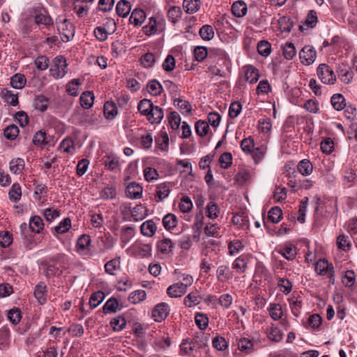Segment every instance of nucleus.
Masks as SVG:
<instances>
[{"mask_svg":"<svg viewBox=\"0 0 357 357\" xmlns=\"http://www.w3.org/2000/svg\"><path fill=\"white\" fill-rule=\"evenodd\" d=\"M181 14V9L178 6H172L167 12L168 18L173 24H176L179 20Z\"/></svg>","mask_w":357,"mask_h":357,"instance_id":"338daca9","label":"nucleus"},{"mask_svg":"<svg viewBox=\"0 0 357 357\" xmlns=\"http://www.w3.org/2000/svg\"><path fill=\"white\" fill-rule=\"evenodd\" d=\"M319 79L325 84H334L336 82V76L333 69L326 63H321L317 69Z\"/></svg>","mask_w":357,"mask_h":357,"instance_id":"20e7f679","label":"nucleus"},{"mask_svg":"<svg viewBox=\"0 0 357 357\" xmlns=\"http://www.w3.org/2000/svg\"><path fill=\"white\" fill-rule=\"evenodd\" d=\"M146 208L142 204L137 205L131 211V215L135 221H140L145 218Z\"/></svg>","mask_w":357,"mask_h":357,"instance_id":"4d7b16f0","label":"nucleus"},{"mask_svg":"<svg viewBox=\"0 0 357 357\" xmlns=\"http://www.w3.org/2000/svg\"><path fill=\"white\" fill-rule=\"evenodd\" d=\"M105 294L101 291H98L91 294L89 299V305L91 308H96L98 307L104 300Z\"/></svg>","mask_w":357,"mask_h":357,"instance_id":"0e129e2a","label":"nucleus"},{"mask_svg":"<svg viewBox=\"0 0 357 357\" xmlns=\"http://www.w3.org/2000/svg\"><path fill=\"white\" fill-rule=\"evenodd\" d=\"M238 349L245 354H250L255 350V342L252 340L247 337H241L237 342Z\"/></svg>","mask_w":357,"mask_h":357,"instance_id":"a211bd4d","label":"nucleus"},{"mask_svg":"<svg viewBox=\"0 0 357 357\" xmlns=\"http://www.w3.org/2000/svg\"><path fill=\"white\" fill-rule=\"evenodd\" d=\"M34 296L40 304L46 301L47 287L43 282H40L35 287Z\"/></svg>","mask_w":357,"mask_h":357,"instance_id":"473e14b6","label":"nucleus"},{"mask_svg":"<svg viewBox=\"0 0 357 357\" xmlns=\"http://www.w3.org/2000/svg\"><path fill=\"white\" fill-rule=\"evenodd\" d=\"M67 73V63L63 56H56L50 68V75L56 79L63 78Z\"/></svg>","mask_w":357,"mask_h":357,"instance_id":"f03ea898","label":"nucleus"},{"mask_svg":"<svg viewBox=\"0 0 357 357\" xmlns=\"http://www.w3.org/2000/svg\"><path fill=\"white\" fill-rule=\"evenodd\" d=\"M145 116L151 123H159L164 116L163 110L160 107L155 105Z\"/></svg>","mask_w":357,"mask_h":357,"instance_id":"dca6fc26","label":"nucleus"},{"mask_svg":"<svg viewBox=\"0 0 357 357\" xmlns=\"http://www.w3.org/2000/svg\"><path fill=\"white\" fill-rule=\"evenodd\" d=\"M158 251L162 255H169L173 252L174 244L169 238H165L158 243Z\"/></svg>","mask_w":357,"mask_h":357,"instance_id":"aec40b11","label":"nucleus"},{"mask_svg":"<svg viewBox=\"0 0 357 357\" xmlns=\"http://www.w3.org/2000/svg\"><path fill=\"white\" fill-rule=\"evenodd\" d=\"M247 5L243 1H237L231 6V12L237 17H243L247 13Z\"/></svg>","mask_w":357,"mask_h":357,"instance_id":"7c9ffc66","label":"nucleus"},{"mask_svg":"<svg viewBox=\"0 0 357 357\" xmlns=\"http://www.w3.org/2000/svg\"><path fill=\"white\" fill-rule=\"evenodd\" d=\"M56 25L60 34L63 36L61 40L63 42H68L73 38L75 26L68 20H59L56 22Z\"/></svg>","mask_w":357,"mask_h":357,"instance_id":"423d86ee","label":"nucleus"},{"mask_svg":"<svg viewBox=\"0 0 357 357\" xmlns=\"http://www.w3.org/2000/svg\"><path fill=\"white\" fill-rule=\"evenodd\" d=\"M232 275V272L227 266H221L217 270V277L222 282L231 279Z\"/></svg>","mask_w":357,"mask_h":357,"instance_id":"e2e57ef3","label":"nucleus"},{"mask_svg":"<svg viewBox=\"0 0 357 357\" xmlns=\"http://www.w3.org/2000/svg\"><path fill=\"white\" fill-rule=\"evenodd\" d=\"M165 25L163 17L156 15L149 18L147 24L143 27V31L146 36L159 34L165 29Z\"/></svg>","mask_w":357,"mask_h":357,"instance_id":"f257e3e1","label":"nucleus"},{"mask_svg":"<svg viewBox=\"0 0 357 357\" xmlns=\"http://www.w3.org/2000/svg\"><path fill=\"white\" fill-rule=\"evenodd\" d=\"M128 251H131L133 256L147 258L151 256L152 247L150 244L134 245L127 250Z\"/></svg>","mask_w":357,"mask_h":357,"instance_id":"9d476101","label":"nucleus"},{"mask_svg":"<svg viewBox=\"0 0 357 357\" xmlns=\"http://www.w3.org/2000/svg\"><path fill=\"white\" fill-rule=\"evenodd\" d=\"M282 218V211L278 206L273 207L268 212V218L273 223H278Z\"/></svg>","mask_w":357,"mask_h":357,"instance_id":"69168bd1","label":"nucleus"},{"mask_svg":"<svg viewBox=\"0 0 357 357\" xmlns=\"http://www.w3.org/2000/svg\"><path fill=\"white\" fill-rule=\"evenodd\" d=\"M174 105L183 114H188L191 112V106L186 100L181 98H174Z\"/></svg>","mask_w":357,"mask_h":357,"instance_id":"5fc2aeb1","label":"nucleus"},{"mask_svg":"<svg viewBox=\"0 0 357 357\" xmlns=\"http://www.w3.org/2000/svg\"><path fill=\"white\" fill-rule=\"evenodd\" d=\"M140 229L142 235L151 237L155 234L157 227L153 220H148L142 224Z\"/></svg>","mask_w":357,"mask_h":357,"instance_id":"412c9836","label":"nucleus"},{"mask_svg":"<svg viewBox=\"0 0 357 357\" xmlns=\"http://www.w3.org/2000/svg\"><path fill=\"white\" fill-rule=\"evenodd\" d=\"M244 68L246 81L251 84L256 83L259 77L258 70L252 66H245Z\"/></svg>","mask_w":357,"mask_h":357,"instance_id":"4c0bfd02","label":"nucleus"},{"mask_svg":"<svg viewBox=\"0 0 357 357\" xmlns=\"http://www.w3.org/2000/svg\"><path fill=\"white\" fill-rule=\"evenodd\" d=\"M278 26L282 32L289 33L293 27V23L289 17L284 16L279 18Z\"/></svg>","mask_w":357,"mask_h":357,"instance_id":"774afa93","label":"nucleus"},{"mask_svg":"<svg viewBox=\"0 0 357 357\" xmlns=\"http://www.w3.org/2000/svg\"><path fill=\"white\" fill-rule=\"evenodd\" d=\"M142 187L135 182L128 183L126 189V194L127 197L132 199H139L142 196Z\"/></svg>","mask_w":357,"mask_h":357,"instance_id":"4468645a","label":"nucleus"},{"mask_svg":"<svg viewBox=\"0 0 357 357\" xmlns=\"http://www.w3.org/2000/svg\"><path fill=\"white\" fill-rule=\"evenodd\" d=\"M103 112L107 119L112 120L117 115L118 109L114 102L107 101L104 105Z\"/></svg>","mask_w":357,"mask_h":357,"instance_id":"72a5a7b5","label":"nucleus"},{"mask_svg":"<svg viewBox=\"0 0 357 357\" xmlns=\"http://www.w3.org/2000/svg\"><path fill=\"white\" fill-rule=\"evenodd\" d=\"M156 61V56L151 52H148L142 56L140 63L146 68H152Z\"/></svg>","mask_w":357,"mask_h":357,"instance_id":"864d4df0","label":"nucleus"},{"mask_svg":"<svg viewBox=\"0 0 357 357\" xmlns=\"http://www.w3.org/2000/svg\"><path fill=\"white\" fill-rule=\"evenodd\" d=\"M91 237L87 234L81 235L77 241L76 248L78 252L86 250L91 244Z\"/></svg>","mask_w":357,"mask_h":357,"instance_id":"3c124183","label":"nucleus"},{"mask_svg":"<svg viewBox=\"0 0 357 357\" xmlns=\"http://www.w3.org/2000/svg\"><path fill=\"white\" fill-rule=\"evenodd\" d=\"M81 106L84 109H89L94 103V95L91 91H84L79 98Z\"/></svg>","mask_w":357,"mask_h":357,"instance_id":"e433bc0d","label":"nucleus"},{"mask_svg":"<svg viewBox=\"0 0 357 357\" xmlns=\"http://www.w3.org/2000/svg\"><path fill=\"white\" fill-rule=\"evenodd\" d=\"M121 310L118 301L114 298H109L102 306V312L105 314H112Z\"/></svg>","mask_w":357,"mask_h":357,"instance_id":"c85d7f7f","label":"nucleus"},{"mask_svg":"<svg viewBox=\"0 0 357 357\" xmlns=\"http://www.w3.org/2000/svg\"><path fill=\"white\" fill-rule=\"evenodd\" d=\"M200 0H184L183 7L187 13H194L199 9Z\"/></svg>","mask_w":357,"mask_h":357,"instance_id":"6e6d98bb","label":"nucleus"},{"mask_svg":"<svg viewBox=\"0 0 357 357\" xmlns=\"http://www.w3.org/2000/svg\"><path fill=\"white\" fill-rule=\"evenodd\" d=\"M131 10L130 3L126 0H121L117 3L116 11L118 15L122 17H126Z\"/></svg>","mask_w":357,"mask_h":357,"instance_id":"f704fd0d","label":"nucleus"},{"mask_svg":"<svg viewBox=\"0 0 357 357\" xmlns=\"http://www.w3.org/2000/svg\"><path fill=\"white\" fill-rule=\"evenodd\" d=\"M205 213L210 219H215L218 217L220 208L216 203L210 202L206 206Z\"/></svg>","mask_w":357,"mask_h":357,"instance_id":"8fccbe9b","label":"nucleus"},{"mask_svg":"<svg viewBox=\"0 0 357 357\" xmlns=\"http://www.w3.org/2000/svg\"><path fill=\"white\" fill-rule=\"evenodd\" d=\"M48 103V99L43 95L36 96L33 101L35 108L41 112H44L47 109Z\"/></svg>","mask_w":357,"mask_h":357,"instance_id":"bf43d9fd","label":"nucleus"},{"mask_svg":"<svg viewBox=\"0 0 357 357\" xmlns=\"http://www.w3.org/2000/svg\"><path fill=\"white\" fill-rule=\"evenodd\" d=\"M172 187L170 183H161L157 185L155 199L157 202H161L168 197L172 191Z\"/></svg>","mask_w":357,"mask_h":357,"instance_id":"ddd939ff","label":"nucleus"},{"mask_svg":"<svg viewBox=\"0 0 357 357\" xmlns=\"http://www.w3.org/2000/svg\"><path fill=\"white\" fill-rule=\"evenodd\" d=\"M146 19V14L142 9H134L130 17V22L135 26H141Z\"/></svg>","mask_w":357,"mask_h":357,"instance_id":"b1692460","label":"nucleus"},{"mask_svg":"<svg viewBox=\"0 0 357 357\" xmlns=\"http://www.w3.org/2000/svg\"><path fill=\"white\" fill-rule=\"evenodd\" d=\"M156 351H164L171 346V340L168 334L165 332H160L156 335L154 340L151 343Z\"/></svg>","mask_w":357,"mask_h":357,"instance_id":"6e6552de","label":"nucleus"},{"mask_svg":"<svg viewBox=\"0 0 357 357\" xmlns=\"http://www.w3.org/2000/svg\"><path fill=\"white\" fill-rule=\"evenodd\" d=\"M248 263V257L245 255H241L234 260L232 264V268L238 273H243L247 268Z\"/></svg>","mask_w":357,"mask_h":357,"instance_id":"bb28decb","label":"nucleus"},{"mask_svg":"<svg viewBox=\"0 0 357 357\" xmlns=\"http://www.w3.org/2000/svg\"><path fill=\"white\" fill-rule=\"evenodd\" d=\"M178 223L177 217L173 213H167L162 218V225L165 229L174 228Z\"/></svg>","mask_w":357,"mask_h":357,"instance_id":"a18cd8bd","label":"nucleus"},{"mask_svg":"<svg viewBox=\"0 0 357 357\" xmlns=\"http://www.w3.org/2000/svg\"><path fill=\"white\" fill-rule=\"evenodd\" d=\"M201 302V296L198 291L190 292L184 300L183 303L188 307H193L199 305Z\"/></svg>","mask_w":357,"mask_h":357,"instance_id":"393cba45","label":"nucleus"},{"mask_svg":"<svg viewBox=\"0 0 357 357\" xmlns=\"http://www.w3.org/2000/svg\"><path fill=\"white\" fill-rule=\"evenodd\" d=\"M146 297V294L144 290H136L131 292L128 296V301L132 304H137L143 301Z\"/></svg>","mask_w":357,"mask_h":357,"instance_id":"09e8293b","label":"nucleus"},{"mask_svg":"<svg viewBox=\"0 0 357 357\" xmlns=\"http://www.w3.org/2000/svg\"><path fill=\"white\" fill-rule=\"evenodd\" d=\"M147 91L152 96H156L161 93L162 86L156 79H152L147 84Z\"/></svg>","mask_w":357,"mask_h":357,"instance_id":"603ef678","label":"nucleus"},{"mask_svg":"<svg viewBox=\"0 0 357 357\" xmlns=\"http://www.w3.org/2000/svg\"><path fill=\"white\" fill-rule=\"evenodd\" d=\"M29 226L31 231L39 234L44 229V222L40 216L34 215L30 218Z\"/></svg>","mask_w":357,"mask_h":357,"instance_id":"cd10ccee","label":"nucleus"},{"mask_svg":"<svg viewBox=\"0 0 357 357\" xmlns=\"http://www.w3.org/2000/svg\"><path fill=\"white\" fill-rule=\"evenodd\" d=\"M317 57L315 49L310 45H305L299 52L301 62L306 66L312 64Z\"/></svg>","mask_w":357,"mask_h":357,"instance_id":"1a4fd4ad","label":"nucleus"},{"mask_svg":"<svg viewBox=\"0 0 357 357\" xmlns=\"http://www.w3.org/2000/svg\"><path fill=\"white\" fill-rule=\"evenodd\" d=\"M104 268L106 273L114 275L116 272L121 268V257H117L108 261Z\"/></svg>","mask_w":357,"mask_h":357,"instance_id":"4be33fe9","label":"nucleus"},{"mask_svg":"<svg viewBox=\"0 0 357 357\" xmlns=\"http://www.w3.org/2000/svg\"><path fill=\"white\" fill-rule=\"evenodd\" d=\"M59 149L63 153L73 155L75 153V142L71 137H66L60 143Z\"/></svg>","mask_w":357,"mask_h":357,"instance_id":"c756f323","label":"nucleus"},{"mask_svg":"<svg viewBox=\"0 0 357 357\" xmlns=\"http://www.w3.org/2000/svg\"><path fill=\"white\" fill-rule=\"evenodd\" d=\"M286 176L287 177V184L294 191L298 190V181L297 179L298 172L295 169H289L287 171Z\"/></svg>","mask_w":357,"mask_h":357,"instance_id":"a878e982","label":"nucleus"},{"mask_svg":"<svg viewBox=\"0 0 357 357\" xmlns=\"http://www.w3.org/2000/svg\"><path fill=\"white\" fill-rule=\"evenodd\" d=\"M155 106L151 100L144 98L139 101L137 109L141 114L146 116Z\"/></svg>","mask_w":357,"mask_h":357,"instance_id":"de8ad7c7","label":"nucleus"},{"mask_svg":"<svg viewBox=\"0 0 357 357\" xmlns=\"http://www.w3.org/2000/svg\"><path fill=\"white\" fill-rule=\"evenodd\" d=\"M201 348V339L196 335L193 339L183 340L180 345V349L182 354L186 355H192L199 351Z\"/></svg>","mask_w":357,"mask_h":357,"instance_id":"39448f33","label":"nucleus"},{"mask_svg":"<svg viewBox=\"0 0 357 357\" xmlns=\"http://www.w3.org/2000/svg\"><path fill=\"white\" fill-rule=\"evenodd\" d=\"M169 314V306L165 303L158 304L152 312V315L156 321L165 319Z\"/></svg>","mask_w":357,"mask_h":357,"instance_id":"2eb2a0df","label":"nucleus"},{"mask_svg":"<svg viewBox=\"0 0 357 357\" xmlns=\"http://www.w3.org/2000/svg\"><path fill=\"white\" fill-rule=\"evenodd\" d=\"M225 52L217 47H206L202 46V61H204L206 65L208 63H216L219 60L223 59Z\"/></svg>","mask_w":357,"mask_h":357,"instance_id":"7ed1b4c3","label":"nucleus"},{"mask_svg":"<svg viewBox=\"0 0 357 357\" xmlns=\"http://www.w3.org/2000/svg\"><path fill=\"white\" fill-rule=\"evenodd\" d=\"M24 165L25 163L22 158H14L9 163L10 171L14 174H20L22 172Z\"/></svg>","mask_w":357,"mask_h":357,"instance_id":"c9c22d12","label":"nucleus"},{"mask_svg":"<svg viewBox=\"0 0 357 357\" xmlns=\"http://www.w3.org/2000/svg\"><path fill=\"white\" fill-rule=\"evenodd\" d=\"M268 310L270 317L275 321L280 319L283 315L282 307L279 303H271Z\"/></svg>","mask_w":357,"mask_h":357,"instance_id":"a19ab883","label":"nucleus"},{"mask_svg":"<svg viewBox=\"0 0 357 357\" xmlns=\"http://www.w3.org/2000/svg\"><path fill=\"white\" fill-rule=\"evenodd\" d=\"M298 171L303 176H309L313 171V165L307 159L301 160L297 165Z\"/></svg>","mask_w":357,"mask_h":357,"instance_id":"ea45409f","label":"nucleus"},{"mask_svg":"<svg viewBox=\"0 0 357 357\" xmlns=\"http://www.w3.org/2000/svg\"><path fill=\"white\" fill-rule=\"evenodd\" d=\"M232 222L238 228H248L249 219L246 212L242 211L234 214L232 217Z\"/></svg>","mask_w":357,"mask_h":357,"instance_id":"f3484780","label":"nucleus"},{"mask_svg":"<svg viewBox=\"0 0 357 357\" xmlns=\"http://www.w3.org/2000/svg\"><path fill=\"white\" fill-rule=\"evenodd\" d=\"M9 199L14 203L18 202L22 197V188L18 183H14L8 192Z\"/></svg>","mask_w":357,"mask_h":357,"instance_id":"58836bf2","label":"nucleus"},{"mask_svg":"<svg viewBox=\"0 0 357 357\" xmlns=\"http://www.w3.org/2000/svg\"><path fill=\"white\" fill-rule=\"evenodd\" d=\"M35 21L37 24L50 25L52 24V20L46 10H41L37 13Z\"/></svg>","mask_w":357,"mask_h":357,"instance_id":"680f3d73","label":"nucleus"},{"mask_svg":"<svg viewBox=\"0 0 357 357\" xmlns=\"http://www.w3.org/2000/svg\"><path fill=\"white\" fill-rule=\"evenodd\" d=\"M187 289L182 283L176 282L170 285L167 289V294L172 298L182 296Z\"/></svg>","mask_w":357,"mask_h":357,"instance_id":"6ab92c4d","label":"nucleus"},{"mask_svg":"<svg viewBox=\"0 0 357 357\" xmlns=\"http://www.w3.org/2000/svg\"><path fill=\"white\" fill-rule=\"evenodd\" d=\"M275 251L287 260H293L297 255L296 246L289 243L276 248Z\"/></svg>","mask_w":357,"mask_h":357,"instance_id":"9b49d317","label":"nucleus"},{"mask_svg":"<svg viewBox=\"0 0 357 357\" xmlns=\"http://www.w3.org/2000/svg\"><path fill=\"white\" fill-rule=\"evenodd\" d=\"M169 149V136L167 132L161 131L160 135L155 139V153L167 152Z\"/></svg>","mask_w":357,"mask_h":357,"instance_id":"f8f14e48","label":"nucleus"},{"mask_svg":"<svg viewBox=\"0 0 357 357\" xmlns=\"http://www.w3.org/2000/svg\"><path fill=\"white\" fill-rule=\"evenodd\" d=\"M71 227V220L69 218H66L62 220L58 225L52 229V234L54 236L56 234H63L69 231Z\"/></svg>","mask_w":357,"mask_h":357,"instance_id":"5701e85b","label":"nucleus"},{"mask_svg":"<svg viewBox=\"0 0 357 357\" xmlns=\"http://www.w3.org/2000/svg\"><path fill=\"white\" fill-rule=\"evenodd\" d=\"M139 147L143 149H149L153 144V137L149 132L141 135L139 138Z\"/></svg>","mask_w":357,"mask_h":357,"instance_id":"13d9d810","label":"nucleus"},{"mask_svg":"<svg viewBox=\"0 0 357 357\" xmlns=\"http://www.w3.org/2000/svg\"><path fill=\"white\" fill-rule=\"evenodd\" d=\"M337 73L340 79L344 84H349L353 79V72L346 67L339 68Z\"/></svg>","mask_w":357,"mask_h":357,"instance_id":"052dcab7","label":"nucleus"},{"mask_svg":"<svg viewBox=\"0 0 357 357\" xmlns=\"http://www.w3.org/2000/svg\"><path fill=\"white\" fill-rule=\"evenodd\" d=\"M1 96L4 100L11 106H16L19 102L17 95L14 94L8 89H3L1 91Z\"/></svg>","mask_w":357,"mask_h":357,"instance_id":"37998d69","label":"nucleus"},{"mask_svg":"<svg viewBox=\"0 0 357 357\" xmlns=\"http://www.w3.org/2000/svg\"><path fill=\"white\" fill-rule=\"evenodd\" d=\"M315 271L320 275L328 274L331 283L335 282V271L332 264H329L325 259H319L315 264Z\"/></svg>","mask_w":357,"mask_h":357,"instance_id":"0eeeda50","label":"nucleus"},{"mask_svg":"<svg viewBox=\"0 0 357 357\" xmlns=\"http://www.w3.org/2000/svg\"><path fill=\"white\" fill-rule=\"evenodd\" d=\"M266 335L268 340L275 342H280L283 337V333L281 330L274 326L266 329Z\"/></svg>","mask_w":357,"mask_h":357,"instance_id":"2f4dec72","label":"nucleus"},{"mask_svg":"<svg viewBox=\"0 0 357 357\" xmlns=\"http://www.w3.org/2000/svg\"><path fill=\"white\" fill-rule=\"evenodd\" d=\"M292 314L295 317H298L302 308V301L298 296H292L288 299Z\"/></svg>","mask_w":357,"mask_h":357,"instance_id":"79ce46f5","label":"nucleus"},{"mask_svg":"<svg viewBox=\"0 0 357 357\" xmlns=\"http://www.w3.org/2000/svg\"><path fill=\"white\" fill-rule=\"evenodd\" d=\"M26 80L24 75L20 73L15 74L10 79V84L13 88L22 89L24 87Z\"/></svg>","mask_w":357,"mask_h":357,"instance_id":"49530a36","label":"nucleus"},{"mask_svg":"<svg viewBox=\"0 0 357 357\" xmlns=\"http://www.w3.org/2000/svg\"><path fill=\"white\" fill-rule=\"evenodd\" d=\"M333 108L337 111H340L346 107L345 98L340 93L334 94L331 99Z\"/></svg>","mask_w":357,"mask_h":357,"instance_id":"c03bdc74","label":"nucleus"}]
</instances>
